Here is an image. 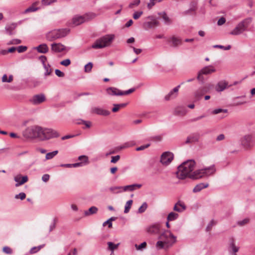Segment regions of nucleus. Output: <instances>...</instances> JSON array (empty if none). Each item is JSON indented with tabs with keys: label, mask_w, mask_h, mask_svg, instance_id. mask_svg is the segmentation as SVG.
Listing matches in <instances>:
<instances>
[{
	"label": "nucleus",
	"mask_w": 255,
	"mask_h": 255,
	"mask_svg": "<svg viewBox=\"0 0 255 255\" xmlns=\"http://www.w3.org/2000/svg\"><path fill=\"white\" fill-rule=\"evenodd\" d=\"M195 165V162L193 160H188L184 162L178 167L176 172L177 177L181 179H184L187 177L190 178V175H191Z\"/></svg>",
	"instance_id": "f257e3e1"
},
{
	"label": "nucleus",
	"mask_w": 255,
	"mask_h": 255,
	"mask_svg": "<svg viewBox=\"0 0 255 255\" xmlns=\"http://www.w3.org/2000/svg\"><path fill=\"white\" fill-rule=\"evenodd\" d=\"M114 38V34H107L97 39L92 44L91 47L94 49H101L108 47L112 43Z\"/></svg>",
	"instance_id": "f03ea898"
},
{
	"label": "nucleus",
	"mask_w": 255,
	"mask_h": 255,
	"mask_svg": "<svg viewBox=\"0 0 255 255\" xmlns=\"http://www.w3.org/2000/svg\"><path fill=\"white\" fill-rule=\"evenodd\" d=\"M69 30L67 28L56 29L48 32L45 35L47 40L53 41L66 36L69 33Z\"/></svg>",
	"instance_id": "7ed1b4c3"
},
{
	"label": "nucleus",
	"mask_w": 255,
	"mask_h": 255,
	"mask_svg": "<svg viewBox=\"0 0 255 255\" xmlns=\"http://www.w3.org/2000/svg\"><path fill=\"white\" fill-rule=\"evenodd\" d=\"M96 16V14L93 12L86 13L83 15H76L72 18V24L74 26H78L93 19Z\"/></svg>",
	"instance_id": "20e7f679"
},
{
	"label": "nucleus",
	"mask_w": 255,
	"mask_h": 255,
	"mask_svg": "<svg viewBox=\"0 0 255 255\" xmlns=\"http://www.w3.org/2000/svg\"><path fill=\"white\" fill-rule=\"evenodd\" d=\"M42 128L39 126H31L24 131V136L29 138H38L41 140Z\"/></svg>",
	"instance_id": "39448f33"
},
{
	"label": "nucleus",
	"mask_w": 255,
	"mask_h": 255,
	"mask_svg": "<svg viewBox=\"0 0 255 255\" xmlns=\"http://www.w3.org/2000/svg\"><path fill=\"white\" fill-rule=\"evenodd\" d=\"M252 21L251 18H246L239 22L236 27L230 33L233 35H238L246 31Z\"/></svg>",
	"instance_id": "423d86ee"
},
{
	"label": "nucleus",
	"mask_w": 255,
	"mask_h": 255,
	"mask_svg": "<svg viewBox=\"0 0 255 255\" xmlns=\"http://www.w3.org/2000/svg\"><path fill=\"white\" fill-rule=\"evenodd\" d=\"M242 145L246 149H249L255 144V133L245 135L241 139Z\"/></svg>",
	"instance_id": "0eeeda50"
},
{
	"label": "nucleus",
	"mask_w": 255,
	"mask_h": 255,
	"mask_svg": "<svg viewBox=\"0 0 255 255\" xmlns=\"http://www.w3.org/2000/svg\"><path fill=\"white\" fill-rule=\"evenodd\" d=\"M216 71L215 68L213 65H209L203 67L198 73L197 79L199 81L203 83L204 79L203 75H209L215 72Z\"/></svg>",
	"instance_id": "6e6552de"
},
{
	"label": "nucleus",
	"mask_w": 255,
	"mask_h": 255,
	"mask_svg": "<svg viewBox=\"0 0 255 255\" xmlns=\"http://www.w3.org/2000/svg\"><path fill=\"white\" fill-rule=\"evenodd\" d=\"M159 239L168 246H171L176 242V237L169 231H165L160 235Z\"/></svg>",
	"instance_id": "1a4fd4ad"
},
{
	"label": "nucleus",
	"mask_w": 255,
	"mask_h": 255,
	"mask_svg": "<svg viewBox=\"0 0 255 255\" xmlns=\"http://www.w3.org/2000/svg\"><path fill=\"white\" fill-rule=\"evenodd\" d=\"M41 135V140H43L58 137L59 136V134L57 131L53 129L42 128V133Z\"/></svg>",
	"instance_id": "9d476101"
},
{
	"label": "nucleus",
	"mask_w": 255,
	"mask_h": 255,
	"mask_svg": "<svg viewBox=\"0 0 255 255\" xmlns=\"http://www.w3.org/2000/svg\"><path fill=\"white\" fill-rule=\"evenodd\" d=\"M134 91V88H131L126 91H122L115 87H110L107 89L108 93L113 96H123L128 95L133 92Z\"/></svg>",
	"instance_id": "9b49d317"
},
{
	"label": "nucleus",
	"mask_w": 255,
	"mask_h": 255,
	"mask_svg": "<svg viewBox=\"0 0 255 255\" xmlns=\"http://www.w3.org/2000/svg\"><path fill=\"white\" fill-rule=\"evenodd\" d=\"M173 157L174 155L172 152L166 151L161 154L160 161L162 165L167 166L171 162Z\"/></svg>",
	"instance_id": "f8f14e48"
},
{
	"label": "nucleus",
	"mask_w": 255,
	"mask_h": 255,
	"mask_svg": "<svg viewBox=\"0 0 255 255\" xmlns=\"http://www.w3.org/2000/svg\"><path fill=\"white\" fill-rule=\"evenodd\" d=\"M46 100L44 94H37L33 96L29 101L33 105H37L44 102Z\"/></svg>",
	"instance_id": "ddd939ff"
},
{
	"label": "nucleus",
	"mask_w": 255,
	"mask_h": 255,
	"mask_svg": "<svg viewBox=\"0 0 255 255\" xmlns=\"http://www.w3.org/2000/svg\"><path fill=\"white\" fill-rule=\"evenodd\" d=\"M91 112L93 114H96L98 115L104 116H107L110 114V112L109 111L99 107L92 108Z\"/></svg>",
	"instance_id": "4468645a"
},
{
	"label": "nucleus",
	"mask_w": 255,
	"mask_h": 255,
	"mask_svg": "<svg viewBox=\"0 0 255 255\" xmlns=\"http://www.w3.org/2000/svg\"><path fill=\"white\" fill-rule=\"evenodd\" d=\"M51 50L56 53H60L66 49V47L61 43H53L51 44Z\"/></svg>",
	"instance_id": "2eb2a0df"
},
{
	"label": "nucleus",
	"mask_w": 255,
	"mask_h": 255,
	"mask_svg": "<svg viewBox=\"0 0 255 255\" xmlns=\"http://www.w3.org/2000/svg\"><path fill=\"white\" fill-rule=\"evenodd\" d=\"M239 250V248L235 245V240L232 238L230 240L228 251L232 255H237L236 253Z\"/></svg>",
	"instance_id": "dca6fc26"
},
{
	"label": "nucleus",
	"mask_w": 255,
	"mask_h": 255,
	"mask_svg": "<svg viewBox=\"0 0 255 255\" xmlns=\"http://www.w3.org/2000/svg\"><path fill=\"white\" fill-rule=\"evenodd\" d=\"M180 85L175 87L167 95H166L164 99L166 101H169L171 99L175 98L177 97Z\"/></svg>",
	"instance_id": "f3484780"
},
{
	"label": "nucleus",
	"mask_w": 255,
	"mask_h": 255,
	"mask_svg": "<svg viewBox=\"0 0 255 255\" xmlns=\"http://www.w3.org/2000/svg\"><path fill=\"white\" fill-rule=\"evenodd\" d=\"M187 112V109L184 106H178L175 108L174 115L178 116H184Z\"/></svg>",
	"instance_id": "a211bd4d"
},
{
	"label": "nucleus",
	"mask_w": 255,
	"mask_h": 255,
	"mask_svg": "<svg viewBox=\"0 0 255 255\" xmlns=\"http://www.w3.org/2000/svg\"><path fill=\"white\" fill-rule=\"evenodd\" d=\"M199 135L197 133H194L188 136L185 141V144L193 143L198 142L199 139Z\"/></svg>",
	"instance_id": "6ab92c4d"
},
{
	"label": "nucleus",
	"mask_w": 255,
	"mask_h": 255,
	"mask_svg": "<svg viewBox=\"0 0 255 255\" xmlns=\"http://www.w3.org/2000/svg\"><path fill=\"white\" fill-rule=\"evenodd\" d=\"M14 179V181L17 182L15 184V186L18 187L26 182L28 180V177L27 176H24L21 177L20 175H18L15 176Z\"/></svg>",
	"instance_id": "aec40b11"
},
{
	"label": "nucleus",
	"mask_w": 255,
	"mask_h": 255,
	"mask_svg": "<svg viewBox=\"0 0 255 255\" xmlns=\"http://www.w3.org/2000/svg\"><path fill=\"white\" fill-rule=\"evenodd\" d=\"M16 26L17 24L14 23L7 24L5 27V30L6 31V33L9 35L14 34L15 33L14 30L16 28Z\"/></svg>",
	"instance_id": "412c9836"
},
{
	"label": "nucleus",
	"mask_w": 255,
	"mask_h": 255,
	"mask_svg": "<svg viewBox=\"0 0 255 255\" xmlns=\"http://www.w3.org/2000/svg\"><path fill=\"white\" fill-rule=\"evenodd\" d=\"M204 177L203 169L197 170L190 175V178L193 179H198Z\"/></svg>",
	"instance_id": "4be33fe9"
},
{
	"label": "nucleus",
	"mask_w": 255,
	"mask_h": 255,
	"mask_svg": "<svg viewBox=\"0 0 255 255\" xmlns=\"http://www.w3.org/2000/svg\"><path fill=\"white\" fill-rule=\"evenodd\" d=\"M142 185L140 184H133L131 185L123 186L122 189L124 191H133L141 187Z\"/></svg>",
	"instance_id": "5701e85b"
},
{
	"label": "nucleus",
	"mask_w": 255,
	"mask_h": 255,
	"mask_svg": "<svg viewBox=\"0 0 255 255\" xmlns=\"http://www.w3.org/2000/svg\"><path fill=\"white\" fill-rule=\"evenodd\" d=\"M186 208L185 204L180 201H178L173 207V210L178 212H182Z\"/></svg>",
	"instance_id": "b1692460"
},
{
	"label": "nucleus",
	"mask_w": 255,
	"mask_h": 255,
	"mask_svg": "<svg viewBox=\"0 0 255 255\" xmlns=\"http://www.w3.org/2000/svg\"><path fill=\"white\" fill-rule=\"evenodd\" d=\"M204 176H209L213 175L216 172V169L214 165L203 169Z\"/></svg>",
	"instance_id": "393cba45"
},
{
	"label": "nucleus",
	"mask_w": 255,
	"mask_h": 255,
	"mask_svg": "<svg viewBox=\"0 0 255 255\" xmlns=\"http://www.w3.org/2000/svg\"><path fill=\"white\" fill-rule=\"evenodd\" d=\"M36 50L40 53H46L48 52L49 48L47 45L45 43L40 44L35 48Z\"/></svg>",
	"instance_id": "a878e982"
},
{
	"label": "nucleus",
	"mask_w": 255,
	"mask_h": 255,
	"mask_svg": "<svg viewBox=\"0 0 255 255\" xmlns=\"http://www.w3.org/2000/svg\"><path fill=\"white\" fill-rule=\"evenodd\" d=\"M169 41L172 43V46L174 47H176L182 43V39L175 36H172Z\"/></svg>",
	"instance_id": "bb28decb"
},
{
	"label": "nucleus",
	"mask_w": 255,
	"mask_h": 255,
	"mask_svg": "<svg viewBox=\"0 0 255 255\" xmlns=\"http://www.w3.org/2000/svg\"><path fill=\"white\" fill-rule=\"evenodd\" d=\"M159 228L158 224L153 225L147 228V231L150 234H157L159 231Z\"/></svg>",
	"instance_id": "cd10ccee"
},
{
	"label": "nucleus",
	"mask_w": 255,
	"mask_h": 255,
	"mask_svg": "<svg viewBox=\"0 0 255 255\" xmlns=\"http://www.w3.org/2000/svg\"><path fill=\"white\" fill-rule=\"evenodd\" d=\"M208 183H201L195 186L193 190V192L194 193L200 192L201 190L208 187Z\"/></svg>",
	"instance_id": "c85d7f7f"
},
{
	"label": "nucleus",
	"mask_w": 255,
	"mask_h": 255,
	"mask_svg": "<svg viewBox=\"0 0 255 255\" xmlns=\"http://www.w3.org/2000/svg\"><path fill=\"white\" fill-rule=\"evenodd\" d=\"M98 209L95 206H92L88 210L84 211V215L85 216H89L91 215L95 214L97 213Z\"/></svg>",
	"instance_id": "c756f323"
},
{
	"label": "nucleus",
	"mask_w": 255,
	"mask_h": 255,
	"mask_svg": "<svg viewBox=\"0 0 255 255\" xmlns=\"http://www.w3.org/2000/svg\"><path fill=\"white\" fill-rule=\"evenodd\" d=\"M144 25L147 26L148 28H151L159 25V22L156 20L153 19L152 21H148L144 23Z\"/></svg>",
	"instance_id": "7c9ffc66"
},
{
	"label": "nucleus",
	"mask_w": 255,
	"mask_h": 255,
	"mask_svg": "<svg viewBox=\"0 0 255 255\" xmlns=\"http://www.w3.org/2000/svg\"><path fill=\"white\" fill-rule=\"evenodd\" d=\"M158 14L161 16L166 24H170L171 23V20L169 18V17L167 16V14L165 12L158 13Z\"/></svg>",
	"instance_id": "2f4dec72"
},
{
	"label": "nucleus",
	"mask_w": 255,
	"mask_h": 255,
	"mask_svg": "<svg viewBox=\"0 0 255 255\" xmlns=\"http://www.w3.org/2000/svg\"><path fill=\"white\" fill-rule=\"evenodd\" d=\"M179 217V215L177 213L173 212H170L167 217V220L168 221H172L176 220Z\"/></svg>",
	"instance_id": "473e14b6"
},
{
	"label": "nucleus",
	"mask_w": 255,
	"mask_h": 255,
	"mask_svg": "<svg viewBox=\"0 0 255 255\" xmlns=\"http://www.w3.org/2000/svg\"><path fill=\"white\" fill-rule=\"evenodd\" d=\"M227 86V83L225 82H220L218 83L217 86L216 90L218 91H223L224 90Z\"/></svg>",
	"instance_id": "72a5a7b5"
},
{
	"label": "nucleus",
	"mask_w": 255,
	"mask_h": 255,
	"mask_svg": "<svg viewBox=\"0 0 255 255\" xmlns=\"http://www.w3.org/2000/svg\"><path fill=\"white\" fill-rule=\"evenodd\" d=\"M204 94L203 93L202 91L201 90L200 88H198L194 93V97L196 100H200L202 98V97L203 96V95Z\"/></svg>",
	"instance_id": "f704fd0d"
},
{
	"label": "nucleus",
	"mask_w": 255,
	"mask_h": 255,
	"mask_svg": "<svg viewBox=\"0 0 255 255\" xmlns=\"http://www.w3.org/2000/svg\"><path fill=\"white\" fill-rule=\"evenodd\" d=\"M120 243L117 244H114L113 243L109 242L107 243V245H108V250L112 252V253H114L115 250L117 249L118 247L120 245Z\"/></svg>",
	"instance_id": "c9c22d12"
},
{
	"label": "nucleus",
	"mask_w": 255,
	"mask_h": 255,
	"mask_svg": "<svg viewBox=\"0 0 255 255\" xmlns=\"http://www.w3.org/2000/svg\"><path fill=\"white\" fill-rule=\"evenodd\" d=\"M13 79V77L12 75L9 76L8 78H7V76L6 74H4L1 78V81L3 83H10L12 81Z\"/></svg>",
	"instance_id": "e433bc0d"
},
{
	"label": "nucleus",
	"mask_w": 255,
	"mask_h": 255,
	"mask_svg": "<svg viewBox=\"0 0 255 255\" xmlns=\"http://www.w3.org/2000/svg\"><path fill=\"white\" fill-rule=\"evenodd\" d=\"M213 86L210 84H207L203 87H200L201 90L204 94L208 92L212 88Z\"/></svg>",
	"instance_id": "4c0bfd02"
},
{
	"label": "nucleus",
	"mask_w": 255,
	"mask_h": 255,
	"mask_svg": "<svg viewBox=\"0 0 255 255\" xmlns=\"http://www.w3.org/2000/svg\"><path fill=\"white\" fill-rule=\"evenodd\" d=\"M58 150H55L51 152H49L46 154L45 158L46 160H49L53 158L58 153Z\"/></svg>",
	"instance_id": "58836bf2"
},
{
	"label": "nucleus",
	"mask_w": 255,
	"mask_h": 255,
	"mask_svg": "<svg viewBox=\"0 0 255 255\" xmlns=\"http://www.w3.org/2000/svg\"><path fill=\"white\" fill-rule=\"evenodd\" d=\"M36 4H37V2L34 3L31 6H30L28 8H26L24 12L28 13V12H34V11H35L37 10H38V8L34 6V5H36Z\"/></svg>",
	"instance_id": "ea45409f"
},
{
	"label": "nucleus",
	"mask_w": 255,
	"mask_h": 255,
	"mask_svg": "<svg viewBox=\"0 0 255 255\" xmlns=\"http://www.w3.org/2000/svg\"><path fill=\"white\" fill-rule=\"evenodd\" d=\"M132 203V200H129L127 202L126 205H125V210H124L125 213H128L129 212V211L131 208Z\"/></svg>",
	"instance_id": "a19ab883"
},
{
	"label": "nucleus",
	"mask_w": 255,
	"mask_h": 255,
	"mask_svg": "<svg viewBox=\"0 0 255 255\" xmlns=\"http://www.w3.org/2000/svg\"><path fill=\"white\" fill-rule=\"evenodd\" d=\"M123 186H113L109 188V190L114 193H119L121 192V191H117L119 190L122 189Z\"/></svg>",
	"instance_id": "79ce46f5"
},
{
	"label": "nucleus",
	"mask_w": 255,
	"mask_h": 255,
	"mask_svg": "<svg viewBox=\"0 0 255 255\" xmlns=\"http://www.w3.org/2000/svg\"><path fill=\"white\" fill-rule=\"evenodd\" d=\"M93 67V64L92 62H89L84 67V71L86 73H89L91 71Z\"/></svg>",
	"instance_id": "37998d69"
},
{
	"label": "nucleus",
	"mask_w": 255,
	"mask_h": 255,
	"mask_svg": "<svg viewBox=\"0 0 255 255\" xmlns=\"http://www.w3.org/2000/svg\"><path fill=\"white\" fill-rule=\"evenodd\" d=\"M147 208V204L146 202H144L142 205L138 208V212L139 213H143Z\"/></svg>",
	"instance_id": "c03bdc74"
},
{
	"label": "nucleus",
	"mask_w": 255,
	"mask_h": 255,
	"mask_svg": "<svg viewBox=\"0 0 255 255\" xmlns=\"http://www.w3.org/2000/svg\"><path fill=\"white\" fill-rule=\"evenodd\" d=\"M44 69L45 70V72L44 73L45 76L50 75L51 73V69L50 68V66L49 64L45 65L43 66Z\"/></svg>",
	"instance_id": "a18cd8bd"
},
{
	"label": "nucleus",
	"mask_w": 255,
	"mask_h": 255,
	"mask_svg": "<svg viewBox=\"0 0 255 255\" xmlns=\"http://www.w3.org/2000/svg\"><path fill=\"white\" fill-rule=\"evenodd\" d=\"M21 43V40L19 39H13L10 40L8 43V45H17Z\"/></svg>",
	"instance_id": "49530a36"
},
{
	"label": "nucleus",
	"mask_w": 255,
	"mask_h": 255,
	"mask_svg": "<svg viewBox=\"0 0 255 255\" xmlns=\"http://www.w3.org/2000/svg\"><path fill=\"white\" fill-rule=\"evenodd\" d=\"M78 160L82 161L83 164H86L88 163V157L86 155H81L79 156Z\"/></svg>",
	"instance_id": "de8ad7c7"
},
{
	"label": "nucleus",
	"mask_w": 255,
	"mask_h": 255,
	"mask_svg": "<svg viewBox=\"0 0 255 255\" xmlns=\"http://www.w3.org/2000/svg\"><path fill=\"white\" fill-rule=\"evenodd\" d=\"M196 9V5H193L189 9L184 11L183 12V14L184 15L189 14L191 11H195Z\"/></svg>",
	"instance_id": "09e8293b"
},
{
	"label": "nucleus",
	"mask_w": 255,
	"mask_h": 255,
	"mask_svg": "<svg viewBox=\"0 0 255 255\" xmlns=\"http://www.w3.org/2000/svg\"><path fill=\"white\" fill-rule=\"evenodd\" d=\"M165 243L164 241H159L156 243V247L158 250L162 249L164 248Z\"/></svg>",
	"instance_id": "8fccbe9b"
},
{
	"label": "nucleus",
	"mask_w": 255,
	"mask_h": 255,
	"mask_svg": "<svg viewBox=\"0 0 255 255\" xmlns=\"http://www.w3.org/2000/svg\"><path fill=\"white\" fill-rule=\"evenodd\" d=\"M249 219L248 218L244 219L242 221H239L237 222V224L240 226H243L247 224L249 222Z\"/></svg>",
	"instance_id": "3c124183"
},
{
	"label": "nucleus",
	"mask_w": 255,
	"mask_h": 255,
	"mask_svg": "<svg viewBox=\"0 0 255 255\" xmlns=\"http://www.w3.org/2000/svg\"><path fill=\"white\" fill-rule=\"evenodd\" d=\"M27 47L26 46L20 45L16 47V50L18 53H22L26 51Z\"/></svg>",
	"instance_id": "603ef678"
},
{
	"label": "nucleus",
	"mask_w": 255,
	"mask_h": 255,
	"mask_svg": "<svg viewBox=\"0 0 255 255\" xmlns=\"http://www.w3.org/2000/svg\"><path fill=\"white\" fill-rule=\"evenodd\" d=\"M60 64L64 66H68L71 64V60L70 59H66L60 62Z\"/></svg>",
	"instance_id": "864d4df0"
},
{
	"label": "nucleus",
	"mask_w": 255,
	"mask_h": 255,
	"mask_svg": "<svg viewBox=\"0 0 255 255\" xmlns=\"http://www.w3.org/2000/svg\"><path fill=\"white\" fill-rule=\"evenodd\" d=\"M146 246V243L144 242L142 243L140 245H137L136 244L135 245V247L137 250H141L142 249L145 248Z\"/></svg>",
	"instance_id": "5fc2aeb1"
},
{
	"label": "nucleus",
	"mask_w": 255,
	"mask_h": 255,
	"mask_svg": "<svg viewBox=\"0 0 255 255\" xmlns=\"http://www.w3.org/2000/svg\"><path fill=\"white\" fill-rule=\"evenodd\" d=\"M2 251L6 254L10 255L12 253L11 249L7 246H5L3 248Z\"/></svg>",
	"instance_id": "6e6d98bb"
},
{
	"label": "nucleus",
	"mask_w": 255,
	"mask_h": 255,
	"mask_svg": "<svg viewBox=\"0 0 255 255\" xmlns=\"http://www.w3.org/2000/svg\"><path fill=\"white\" fill-rule=\"evenodd\" d=\"M215 224L216 222L214 220L211 221L206 227V231L208 232L211 231L212 227Z\"/></svg>",
	"instance_id": "4d7b16f0"
},
{
	"label": "nucleus",
	"mask_w": 255,
	"mask_h": 255,
	"mask_svg": "<svg viewBox=\"0 0 255 255\" xmlns=\"http://www.w3.org/2000/svg\"><path fill=\"white\" fill-rule=\"evenodd\" d=\"M57 0H42V4L44 5H48L55 2Z\"/></svg>",
	"instance_id": "13d9d810"
},
{
	"label": "nucleus",
	"mask_w": 255,
	"mask_h": 255,
	"mask_svg": "<svg viewBox=\"0 0 255 255\" xmlns=\"http://www.w3.org/2000/svg\"><path fill=\"white\" fill-rule=\"evenodd\" d=\"M227 113V110L226 109H215L214 110L213 112H212V113L213 114H219L220 113Z\"/></svg>",
	"instance_id": "bf43d9fd"
},
{
	"label": "nucleus",
	"mask_w": 255,
	"mask_h": 255,
	"mask_svg": "<svg viewBox=\"0 0 255 255\" xmlns=\"http://www.w3.org/2000/svg\"><path fill=\"white\" fill-rule=\"evenodd\" d=\"M214 47L215 48H219L221 49H223L225 50H228L231 49V45H228L227 46H224L223 45H215L214 46Z\"/></svg>",
	"instance_id": "052dcab7"
},
{
	"label": "nucleus",
	"mask_w": 255,
	"mask_h": 255,
	"mask_svg": "<svg viewBox=\"0 0 255 255\" xmlns=\"http://www.w3.org/2000/svg\"><path fill=\"white\" fill-rule=\"evenodd\" d=\"M26 197V195L23 192H21L18 194H17L15 196V199H20L21 200L24 199Z\"/></svg>",
	"instance_id": "680f3d73"
},
{
	"label": "nucleus",
	"mask_w": 255,
	"mask_h": 255,
	"mask_svg": "<svg viewBox=\"0 0 255 255\" xmlns=\"http://www.w3.org/2000/svg\"><path fill=\"white\" fill-rule=\"evenodd\" d=\"M143 12L142 11H136L133 14V18L134 19H137L140 17V16L142 14Z\"/></svg>",
	"instance_id": "e2e57ef3"
},
{
	"label": "nucleus",
	"mask_w": 255,
	"mask_h": 255,
	"mask_svg": "<svg viewBox=\"0 0 255 255\" xmlns=\"http://www.w3.org/2000/svg\"><path fill=\"white\" fill-rule=\"evenodd\" d=\"M140 2V0H135L129 4V7L133 8L134 6H137Z\"/></svg>",
	"instance_id": "0e129e2a"
},
{
	"label": "nucleus",
	"mask_w": 255,
	"mask_h": 255,
	"mask_svg": "<svg viewBox=\"0 0 255 255\" xmlns=\"http://www.w3.org/2000/svg\"><path fill=\"white\" fill-rule=\"evenodd\" d=\"M205 117H206V116L205 115H202L198 116L196 118L190 119V122H197V121L205 118Z\"/></svg>",
	"instance_id": "69168bd1"
},
{
	"label": "nucleus",
	"mask_w": 255,
	"mask_h": 255,
	"mask_svg": "<svg viewBox=\"0 0 255 255\" xmlns=\"http://www.w3.org/2000/svg\"><path fill=\"white\" fill-rule=\"evenodd\" d=\"M55 72V74L59 77H63L65 76V74L59 69H56Z\"/></svg>",
	"instance_id": "338daca9"
},
{
	"label": "nucleus",
	"mask_w": 255,
	"mask_h": 255,
	"mask_svg": "<svg viewBox=\"0 0 255 255\" xmlns=\"http://www.w3.org/2000/svg\"><path fill=\"white\" fill-rule=\"evenodd\" d=\"M120 159V156L118 155L112 157V159L111 160V163H116L117 162H118L119 159Z\"/></svg>",
	"instance_id": "774afa93"
}]
</instances>
